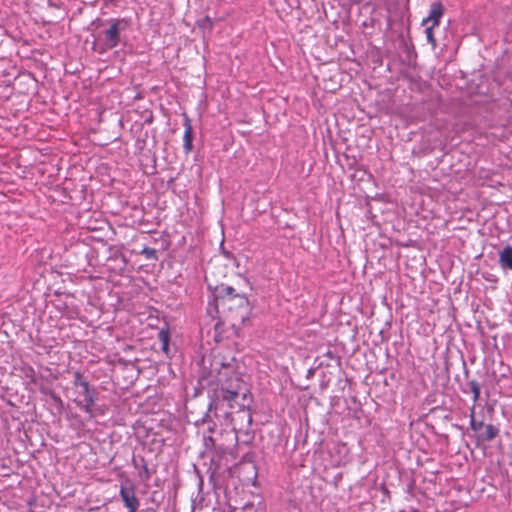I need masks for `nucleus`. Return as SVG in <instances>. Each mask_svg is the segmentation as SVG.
<instances>
[{"label": "nucleus", "mask_w": 512, "mask_h": 512, "mask_svg": "<svg viewBox=\"0 0 512 512\" xmlns=\"http://www.w3.org/2000/svg\"><path fill=\"white\" fill-rule=\"evenodd\" d=\"M120 496L127 508L137 509L139 506V501L135 495V491L133 487H121Z\"/></svg>", "instance_id": "39448f33"}, {"label": "nucleus", "mask_w": 512, "mask_h": 512, "mask_svg": "<svg viewBox=\"0 0 512 512\" xmlns=\"http://www.w3.org/2000/svg\"><path fill=\"white\" fill-rule=\"evenodd\" d=\"M469 387L473 394V402L475 404L479 400V397H480V386L476 381H470Z\"/></svg>", "instance_id": "9d476101"}, {"label": "nucleus", "mask_w": 512, "mask_h": 512, "mask_svg": "<svg viewBox=\"0 0 512 512\" xmlns=\"http://www.w3.org/2000/svg\"><path fill=\"white\" fill-rule=\"evenodd\" d=\"M246 392L243 393V400H246Z\"/></svg>", "instance_id": "6ab92c4d"}, {"label": "nucleus", "mask_w": 512, "mask_h": 512, "mask_svg": "<svg viewBox=\"0 0 512 512\" xmlns=\"http://www.w3.org/2000/svg\"><path fill=\"white\" fill-rule=\"evenodd\" d=\"M444 8L440 2H433L430 6L429 14L422 20V25L437 27L443 15Z\"/></svg>", "instance_id": "20e7f679"}, {"label": "nucleus", "mask_w": 512, "mask_h": 512, "mask_svg": "<svg viewBox=\"0 0 512 512\" xmlns=\"http://www.w3.org/2000/svg\"><path fill=\"white\" fill-rule=\"evenodd\" d=\"M424 26H425V34H426L427 41L432 45V48H435L436 47V39L433 34V29L435 27H432L429 25L428 26L424 25Z\"/></svg>", "instance_id": "9b49d317"}, {"label": "nucleus", "mask_w": 512, "mask_h": 512, "mask_svg": "<svg viewBox=\"0 0 512 512\" xmlns=\"http://www.w3.org/2000/svg\"><path fill=\"white\" fill-rule=\"evenodd\" d=\"M234 292H235V289L233 287H231V286H225L221 290V293H225V295H227V296H233Z\"/></svg>", "instance_id": "2eb2a0df"}, {"label": "nucleus", "mask_w": 512, "mask_h": 512, "mask_svg": "<svg viewBox=\"0 0 512 512\" xmlns=\"http://www.w3.org/2000/svg\"><path fill=\"white\" fill-rule=\"evenodd\" d=\"M234 296H235V297H238L241 303H242V302H246V298H245V297H243V296H239V295H234Z\"/></svg>", "instance_id": "f3484780"}, {"label": "nucleus", "mask_w": 512, "mask_h": 512, "mask_svg": "<svg viewBox=\"0 0 512 512\" xmlns=\"http://www.w3.org/2000/svg\"><path fill=\"white\" fill-rule=\"evenodd\" d=\"M484 426L482 421H476L474 418V407L471 410V416H470V427L473 431L477 432L480 431L481 428Z\"/></svg>", "instance_id": "f8f14e48"}, {"label": "nucleus", "mask_w": 512, "mask_h": 512, "mask_svg": "<svg viewBox=\"0 0 512 512\" xmlns=\"http://www.w3.org/2000/svg\"><path fill=\"white\" fill-rule=\"evenodd\" d=\"M142 254L147 259H156L157 258L156 250L154 248H151V247H144V249L142 250Z\"/></svg>", "instance_id": "4468645a"}, {"label": "nucleus", "mask_w": 512, "mask_h": 512, "mask_svg": "<svg viewBox=\"0 0 512 512\" xmlns=\"http://www.w3.org/2000/svg\"><path fill=\"white\" fill-rule=\"evenodd\" d=\"M95 400L96 391L88 383L84 384V386L79 389V391L77 392V398L75 399V402L81 410L85 411L87 414H89L90 417H92V407L95 403Z\"/></svg>", "instance_id": "7ed1b4c3"}, {"label": "nucleus", "mask_w": 512, "mask_h": 512, "mask_svg": "<svg viewBox=\"0 0 512 512\" xmlns=\"http://www.w3.org/2000/svg\"><path fill=\"white\" fill-rule=\"evenodd\" d=\"M73 384L76 388L80 389L84 386V384H88V382L83 378L81 373L76 372L74 374V381Z\"/></svg>", "instance_id": "ddd939ff"}, {"label": "nucleus", "mask_w": 512, "mask_h": 512, "mask_svg": "<svg viewBox=\"0 0 512 512\" xmlns=\"http://www.w3.org/2000/svg\"><path fill=\"white\" fill-rule=\"evenodd\" d=\"M129 512H136L137 509L128 508Z\"/></svg>", "instance_id": "a211bd4d"}, {"label": "nucleus", "mask_w": 512, "mask_h": 512, "mask_svg": "<svg viewBox=\"0 0 512 512\" xmlns=\"http://www.w3.org/2000/svg\"><path fill=\"white\" fill-rule=\"evenodd\" d=\"M499 264L503 269L512 270V246L507 245L499 252Z\"/></svg>", "instance_id": "0eeeda50"}, {"label": "nucleus", "mask_w": 512, "mask_h": 512, "mask_svg": "<svg viewBox=\"0 0 512 512\" xmlns=\"http://www.w3.org/2000/svg\"><path fill=\"white\" fill-rule=\"evenodd\" d=\"M129 27V21L125 18L112 19L109 26L103 31V39L100 53L117 47L121 42V33Z\"/></svg>", "instance_id": "f03ea898"}, {"label": "nucleus", "mask_w": 512, "mask_h": 512, "mask_svg": "<svg viewBox=\"0 0 512 512\" xmlns=\"http://www.w3.org/2000/svg\"><path fill=\"white\" fill-rule=\"evenodd\" d=\"M143 471L146 474V478H149L150 477V473H149L148 466L146 464L143 465Z\"/></svg>", "instance_id": "dca6fc26"}, {"label": "nucleus", "mask_w": 512, "mask_h": 512, "mask_svg": "<svg viewBox=\"0 0 512 512\" xmlns=\"http://www.w3.org/2000/svg\"><path fill=\"white\" fill-rule=\"evenodd\" d=\"M184 135H183V148L186 154L192 151L193 144V128L188 117L184 118Z\"/></svg>", "instance_id": "423d86ee"}, {"label": "nucleus", "mask_w": 512, "mask_h": 512, "mask_svg": "<svg viewBox=\"0 0 512 512\" xmlns=\"http://www.w3.org/2000/svg\"><path fill=\"white\" fill-rule=\"evenodd\" d=\"M219 389L215 391V398L228 403L230 408H234V400L242 390L243 381L235 372L230 364H222L221 369L216 375Z\"/></svg>", "instance_id": "f257e3e1"}, {"label": "nucleus", "mask_w": 512, "mask_h": 512, "mask_svg": "<svg viewBox=\"0 0 512 512\" xmlns=\"http://www.w3.org/2000/svg\"><path fill=\"white\" fill-rule=\"evenodd\" d=\"M498 433L499 430L495 426L488 424L485 426V434L483 435V438L486 441H491L498 435Z\"/></svg>", "instance_id": "1a4fd4ad"}, {"label": "nucleus", "mask_w": 512, "mask_h": 512, "mask_svg": "<svg viewBox=\"0 0 512 512\" xmlns=\"http://www.w3.org/2000/svg\"><path fill=\"white\" fill-rule=\"evenodd\" d=\"M158 340L161 343V350L168 355L169 354V343H170V333L167 328H162L158 332Z\"/></svg>", "instance_id": "6e6552de"}]
</instances>
